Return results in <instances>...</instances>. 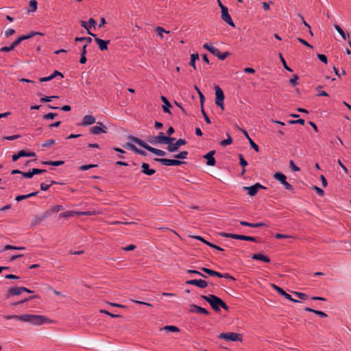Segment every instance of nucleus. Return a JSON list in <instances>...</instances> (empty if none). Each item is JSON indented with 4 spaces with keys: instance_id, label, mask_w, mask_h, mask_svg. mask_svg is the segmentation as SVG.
Masks as SVG:
<instances>
[{
    "instance_id": "25",
    "label": "nucleus",
    "mask_w": 351,
    "mask_h": 351,
    "mask_svg": "<svg viewBox=\"0 0 351 351\" xmlns=\"http://www.w3.org/2000/svg\"><path fill=\"white\" fill-rule=\"evenodd\" d=\"M252 258L254 260L261 261L265 263H269L271 261V259L268 256L260 253L254 254L252 256Z\"/></svg>"
},
{
    "instance_id": "59",
    "label": "nucleus",
    "mask_w": 351,
    "mask_h": 351,
    "mask_svg": "<svg viewBox=\"0 0 351 351\" xmlns=\"http://www.w3.org/2000/svg\"><path fill=\"white\" fill-rule=\"evenodd\" d=\"M289 165H290V167H291V169L293 171H300V169L298 166H296V165H295L294 162H293L292 160H291L289 161Z\"/></svg>"
},
{
    "instance_id": "3",
    "label": "nucleus",
    "mask_w": 351,
    "mask_h": 351,
    "mask_svg": "<svg viewBox=\"0 0 351 351\" xmlns=\"http://www.w3.org/2000/svg\"><path fill=\"white\" fill-rule=\"evenodd\" d=\"M128 139L131 140L132 141L138 144L139 146L143 147L146 150L150 152L151 153H152L156 156H165L166 155V152L165 151L149 146L144 141H143L142 139H141L138 137L130 135L128 136Z\"/></svg>"
},
{
    "instance_id": "16",
    "label": "nucleus",
    "mask_w": 351,
    "mask_h": 351,
    "mask_svg": "<svg viewBox=\"0 0 351 351\" xmlns=\"http://www.w3.org/2000/svg\"><path fill=\"white\" fill-rule=\"evenodd\" d=\"M189 312L195 313L198 314H203L205 315H208L210 314L209 311L206 308L199 306L194 304L190 305Z\"/></svg>"
},
{
    "instance_id": "4",
    "label": "nucleus",
    "mask_w": 351,
    "mask_h": 351,
    "mask_svg": "<svg viewBox=\"0 0 351 351\" xmlns=\"http://www.w3.org/2000/svg\"><path fill=\"white\" fill-rule=\"evenodd\" d=\"M41 34L38 32H32L28 35H23L16 39L10 46L3 47L0 49V51L9 52L12 51L16 46H18L22 41L31 38L35 35Z\"/></svg>"
},
{
    "instance_id": "39",
    "label": "nucleus",
    "mask_w": 351,
    "mask_h": 351,
    "mask_svg": "<svg viewBox=\"0 0 351 351\" xmlns=\"http://www.w3.org/2000/svg\"><path fill=\"white\" fill-rule=\"evenodd\" d=\"M334 26H335V28L336 29V30L337 31V32L341 35L342 38L343 40H346V35L344 31L343 30V29L339 25H337V24H335Z\"/></svg>"
},
{
    "instance_id": "37",
    "label": "nucleus",
    "mask_w": 351,
    "mask_h": 351,
    "mask_svg": "<svg viewBox=\"0 0 351 351\" xmlns=\"http://www.w3.org/2000/svg\"><path fill=\"white\" fill-rule=\"evenodd\" d=\"M188 156V152L187 151H182L180 152L178 154L173 155V158L177 159H186Z\"/></svg>"
},
{
    "instance_id": "40",
    "label": "nucleus",
    "mask_w": 351,
    "mask_h": 351,
    "mask_svg": "<svg viewBox=\"0 0 351 351\" xmlns=\"http://www.w3.org/2000/svg\"><path fill=\"white\" fill-rule=\"evenodd\" d=\"M123 147L125 148V149H130L132 151H133L134 152H136V149H137V147L132 143H130V142H128V143H125Z\"/></svg>"
},
{
    "instance_id": "33",
    "label": "nucleus",
    "mask_w": 351,
    "mask_h": 351,
    "mask_svg": "<svg viewBox=\"0 0 351 351\" xmlns=\"http://www.w3.org/2000/svg\"><path fill=\"white\" fill-rule=\"evenodd\" d=\"M199 58V54L197 53H193L191 55V60L189 62V65L191 66L195 70L196 69L195 62L198 60Z\"/></svg>"
},
{
    "instance_id": "1",
    "label": "nucleus",
    "mask_w": 351,
    "mask_h": 351,
    "mask_svg": "<svg viewBox=\"0 0 351 351\" xmlns=\"http://www.w3.org/2000/svg\"><path fill=\"white\" fill-rule=\"evenodd\" d=\"M3 318L9 319H16L21 322H30L34 325H42L43 324H53L56 321L48 318L45 315H32V314H24L21 315H4Z\"/></svg>"
},
{
    "instance_id": "6",
    "label": "nucleus",
    "mask_w": 351,
    "mask_h": 351,
    "mask_svg": "<svg viewBox=\"0 0 351 351\" xmlns=\"http://www.w3.org/2000/svg\"><path fill=\"white\" fill-rule=\"evenodd\" d=\"M175 140H176L175 138L171 137V136H167L164 134L163 132H159L158 136L152 138V139L151 138L147 139V141L152 144H155V143H158L167 144L168 146L169 143L171 141H174Z\"/></svg>"
},
{
    "instance_id": "20",
    "label": "nucleus",
    "mask_w": 351,
    "mask_h": 351,
    "mask_svg": "<svg viewBox=\"0 0 351 351\" xmlns=\"http://www.w3.org/2000/svg\"><path fill=\"white\" fill-rule=\"evenodd\" d=\"M191 238L195 239L198 241H200L203 242L204 243H205L206 245H208L209 247H210L213 249H215L218 251H223V249L222 247L205 240L201 236H191Z\"/></svg>"
},
{
    "instance_id": "42",
    "label": "nucleus",
    "mask_w": 351,
    "mask_h": 351,
    "mask_svg": "<svg viewBox=\"0 0 351 351\" xmlns=\"http://www.w3.org/2000/svg\"><path fill=\"white\" fill-rule=\"evenodd\" d=\"M38 3L36 0H30L29 5L30 7L29 11L35 12L37 9Z\"/></svg>"
},
{
    "instance_id": "2",
    "label": "nucleus",
    "mask_w": 351,
    "mask_h": 351,
    "mask_svg": "<svg viewBox=\"0 0 351 351\" xmlns=\"http://www.w3.org/2000/svg\"><path fill=\"white\" fill-rule=\"evenodd\" d=\"M201 298L208 302L211 308L217 313L220 311V308H222L227 311L229 310V306L220 298L215 295H201Z\"/></svg>"
},
{
    "instance_id": "27",
    "label": "nucleus",
    "mask_w": 351,
    "mask_h": 351,
    "mask_svg": "<svg viewBox=\"0 0 351 351\" xmlns=\"http://www.w3.org/2000/svg\"><path fill=\"white\" fill-rule=\"evenodd\" d=\"M240 224L242 226H248V227H251V228H259V227H262V226H267V225L265 223H262V222L253 223H250V222H247L245 221H241Z\"/></svg>"
},
{
    "instance_id": "63",
    "label": "nucleus",
    "mask_w": 351,
    "mask_h": 351,
    "mask_svg": "<svg viewBox=\"0 0 351 351\" xmlns=\"http://www.w3.org/2000/svg\"><path fill=\"white\" fill-rule=\"evenodd\" d=\"M297 40L302 45L309 47V48H313V46L311 45H310L309 43H308L304 39L302 38H298Z\"/></svg>"
},
{
    "instance_id": "12",
    "label": "nucleus",
    "mask_w": 351,
    "mask_h": 351,
    "mask_svg": "<svg viewBox=\"0 0 351 351\" xmlns=\"http://www.w3.org/2000/svg\"><path fill=\"white\" fill-rule=\"evenodd\" d=\"M49 217V212H44L41 215H36L32 220L30 227L34 228Z\"/></svg>"
},
{
    "instance_id": "28",
    "label": "nucleus",
    "mask_w": 351,
    "mask_h": 351,
    "mask_svg": "<svg viewBox=\"0 0 351 351\" xmlns=\"http://www.w3.org/2000/svg\"><path fill=\"white\" fill-rule=\"evenodd\" d=\"M304 311H306L307 312H311L317 315H319L321 317H328L327 314L325 313L324 312L318 311V310H315L310 307H305Z\"/></svg>"
},
{
    "instance_id": "22",
    "label": "nucleus",
    "mask_w": 351,
    "mask_h": 351,
    "mask_svg": "<svg viewBox=\"0 0 351 351\" xmlns=\"http://www.w3.org/2000/svg\"><path fill=\"white\" fill-rule=\"evenodd\" d=\"M95 41L98 45L99 48L101 51H105L108 49V45L110 43V40H104L97 37H95Z\"/></svg>"
},
{
    "instance_id": "34",
    "label": "nucleus",
    "mask_w": 351,
    "mask_h": 351,
    "mask_svg": "<svg viewBox=\"0 0 351 351\" xmlns=\"http://www.w3.org/2000/svg\"><path fill=\"white\" fill-rule=\"evenodd\" d=\"M64 209L63 206L62 205H56L52 206L50 209L46 210L45 212H49V216L51 215V213H58Z\"/></svg>"
},
{
    "instance_id": "18",
    "label": "nucleus",
    "mask_w": 351,
    "mask_h": 351,
    "mask_svg": "<svg viewBox=\"0 0 351 351\" xmlns=\"http://www.w3.org/2000/svg\"><path fill=\"white\" fill-rule=\"evenodd\" d=\"M23 287H12L9 288L6 294V298H9L13 295H19L23 293Z\"/></svg>"
},
{
    "instance_id": "55",
    "label": "nucleus",
    "mask_w": 351,
    "mask_h": 351,
    "mask_svg": "<svg viewBox=\"0 0 351 351\" xmlns=\"http://www.w3.org/2000/svg\"><path fill=\"white\" fill-rule=\"evenodd\" d=\"M58 114L56 113L49 112L47 114H44L43 117L44 119H53Z\"/></svg>"
},
{
    "instance_id": "53",
    "label": "nucleus",
    "mask_w": 351,
    "mask_h": 351,
    "mask_svg": "<svg viewBox=\"0 0 351 351\" xmlns=\"http://www.w3.org/2000/svg\"><path fill=\"white\" fill-rule=\"evenodd\" d=\"M53 144H55V140L54 139H49V140H47V141H45L42 144V146L43 147H50V146L53 145Z\"/></svg>"
},
{
    "instance_id": "26",
    "label": "nucleus",
    "mask_w": 351,
    "mask_h": 351,
    "mask_svg": "<svg viewBox=\"0 0 351 351\" xmlns=\"http://www.w3.org/2000/svg\"><path fill=\"white\" fill-rule=\"evenodd\" d=\"M160 99L164 104L162 106L163 111L165 113L171 114V112L169 110V108L171 107V105L170 102L169 101V100L165 96H161Z\"/></svg>"
},
{
    "instance_id": "19",
    "label": "nucleus",
    "mask_w": 351,
    "mask_h": 351,
    "mask_svg": "<svg viewBox=\"0 0 351 351\" xmlns=\"http://www.w3.org/2000/svg\"><path fill=\"white\" fill-rule=\"evenodd\" d=\"M80 24H81V26L84 27L85 29H87V32L89 35L93 36V37H95L96 36V34H93L90 32L89 30V28L91 27V26H94L96 25V21L95 19H93V18H90L88 21V22L86 23L84 21H80Z\"/></svg>"
},
{
    "instance_id": "11",
    "label": "nucleus",
    "mask_w": 351,
    "mask_h": 351,
    "mask_svg": "<svg viewBox=\"0 0 351 351\" xmlns=\"http://www.w3.org/2000/svg\"><path fill=\"white\" fill-rule=\"evenodd\" d=\"M173 141H171L167 147V149L169 152H177L180 146L184 145L187 143L186 141L183 138H179L175 143H173Z\"/></svg>"
},
{
    "instance_id": "30",
    "label": "nucleus",
    "mask_w": 351,
    "mask_h": 351,
    "mask_svg": "<svg viewBox=\"0 0 351 351\" xmlns=\"http://www.w3.org/2000/svg\"><path fill=\"white\" fill-rule=\"evenodd\" d=\"M78 212L73 211V210H69L64 213H62L58 215V218H69L71 217H73L75 215H77Z\"/></svg>"
},
{
    "instance_id": "51",
    "label": "nucleus",
    "mask_w": 351,
    "mask_h": 351,
    "mask_svg": "<svg viewBox=\"0 0 351 351\" xmlns=\"http://www.w3.org/2000/svg\"><path fill=\"white\" fill-rule=\"evenodd\" d=\"M187 273L191 274H197V275H199L204 278H207V276L206 275H204L202 273H201L200 271H199L197 270H195V269H188Z\"/></svg>"
},
{
    "instance_id": "10",
    "label": "nucleus",
    "mask_w": 351,
    "mask_h": 351,
    "mask_svg": "<svg viewBox=\"0 0 351 351\" xmlns=\"http://www.w3.org/2000/svg\"><path fill=\"white\" fill-rule=\"evenodd\" d=\"M215 104L217 106L220 107L222 110H224V94L222 89L219 86H215Z\"/></svg>"
},
{
    "instance_id": "24",
    "label": "nucleus",
    "mask_w": 351,
    "mask_h": 351,
    "mask_svg": "<svg viewBox=\"0 0 351 351\" xmlns=\"http://www.w3.org/2000/svg\"><path fill=\"white\" fill-rule=\"evenodd\" d=\"M95 121H96V119L93 115L88 114V115H85L80 125H83V126H87V125H90L95 123Z\"/></svg>"
},
{
    "instance_id": "35",
    "label": "nucleus",
    "mask_w": 351,
    "mask_h": 351,
    "mask_svg": "<svg viewBox=\"0 0 351 351\" xmlns=\"http://www.w3.org/2000/svg\"><path fill=\"white\" fill-rule=\"evenodd\" d=\"M162 330L167 332H180V328L176 326H165L164 328H160V330Z\"/></svg>"
},
{
    "instance_id": "43",
    "label": "nucleus",
    "mask_w": 351,
    "mask_h": 351,
    "mask_svg": "<svg viewBox=\"0 0 351 351\" xmlns=\"http://www.w3.org/2000/svg\"><path fill=\"white\" fill-rule=\"evenodd\" d=\"M156 32L158 34V35L160 38H162L163 37L162 33L165 32L167 34H169V31H166L163 27L158 26L156 28Z\"/></svg>"
},
{
    "instance_id": "54",
    "label": "nucleus",
    "mask_w": 351,
    "mask_h": 351,
    "mask_svg": "<svg viewBox=\"0 0 351 351\" xmlns=\"http://www.w3.org/2000/svg\"><path fill=\"white\" fill-rule=\"evenodd\" d=\"M100 313L106 314V315H109V316H110L111 317H113V318H117V317H121L120 315L111 313L108 312L106 310H100Z\"/></svg>"
},
{
    "instance_id": "29",
    "label": "nucleus",
    "mask_w": 351,
    "mask_h": 351,
    "mask_svg": "<svg viewBox=\"0 0 351 351\" xmlns=\"http://www.w3.org/2000/svg\"><path fill=\"white\" fill-rule=\"evenodd\" d=\"M200 270L204 271V273L207 274L208 275L210 276H216L218 277V276H221V273L214 271L213 269L206 268V267H201Z\"/></svg>"
},
{
    "instance_id": "62",
    "label": "nucleus",
    "mask_w": 351,
    "mask_h": 351,
    "mask_svg": "<svg viewBox=\"0 0 351 351\" xmlns=\"http://www.w3.org/2000/svg\"><path fill=\"white\" fill-rule=\"evenodd\" d=\"M317 58L321 62L327 64L328 59L324 54H317Z\"/></svg>"
},
{
    "instance_id": "64",
    "label": "nucleus",
    "mask_w": 351,
    "mask_h": 351,
    "mask_svg": "<svg viewBox=\"0 0 351 351\" xmlns=\"http://www.w3.org/2000/svg\"><path fill=\"white\" fill-rule=\"evenodd\" d=\"M230 55L229 52L226 51L224 53H220L218 56L219 60H223Z\"/></svg>"
},
{
    "instance_id": "36",
    "label": "nucleus",
    "mask_w": 351,
    "mask_h": 351,
    "mask_svg": "<svg viewBox=\"0 0 351 351\" xmlns=\"http://www.w3.org/2000/svg\"><path fill=\"white\" fill-rule=\"evenodd\" d=\"M75 42H84L86 41V44L88 45L92 42V38L90 37H75Z\"/></svg>"
},
{
    "instance_id": "15",
    "label": "nucleus",
    "mask_w": 351,
    "mask_h": 351,
    "mask_svg": "<svg viewBox=\"0 0 351 351\" xmlns=\"http://www.w3.org/2000/svg\"><path fill=\"white\" fill-rule=\"evenodd\" d=\"M107 127L103 123L97 122V125L93 126L90 129V133L93 134H99L101 133H106Z\"/></svg>"
},
{
    "instance_id": "52",
    "label": "nucleus",
    "mask_w": 351,
    "mask_h": 351,
    "mask_svg": "<svg viewBox=\"0 0 351 351\" xmlns=\"http://www.w3.org/2000/svg\"><path fill=\"white\" fill-rule=\"evenodd\" d=\"M312 189L314 190L319 195H320V196L324 195V191L321 188H319L317 186H313L312 187Z\"/></svg>"
},
{
    "instance_id": "49",
    "label": "nucleus",
    "mask_w": 351,
    "mask_h": 351,
    "mask_svg": "<svg viewBox=\"0 0 351 351\" xmlns=\"http://www.w3.org/2000/svg\"><path fill=\"white\" fill-rule=\"evenodd\" d=\"M201 111H202V113L204 116V120L205 121L208 123V124H210L211 123V121L210 120V118L208 117V116L207 115L206 112H205L204 109V105L203 106H201Z\"/></svg>"
},
{
    "instance_id": "23",
    "label": "nucleus",
    "mask_w": 351,
    "mask_h": 351,
    "mask_svg": "<svg viewBox=\"0 0 351 351\" xmlns=\"http://www.w3.org/2000/svg\"><path fill=\"white\" fill-rule=\"evenodd\" d=\"M141 173L147 176H152L156 173V170L150 169L148 163L143 162L141 165Z\"/></svg>"
},
{
    "instance_id": "14",
    "label": "nucleus",
    "mask_w": 351,
    "mask_h": 351,
    "mask_svg": "<svg viewBox=\"0 0 351 351\" xmlns=\"http://www.w3.org/2000/svg\"><path fill=\"white\" fill-rule=\"evenodd\" d=\"M221 19L230 26L234 27L235 25L231 18V16L228 13V9L226 6H221Z\"/></svg>"
},
{
    "instance_id": "50",
    "label": "nucleus",
    "mask_w": 351,
    "mask_h": 351,
    "mask_svg": "<svg viewBox=\"0 0 351 351\" xmlns=\"http://www.w3.org/2000/svg\"><path fill=\"white\" fill-rule=\"evenodd\" d=\"M239 164L243 167H245L247 165V162L245 160L243 156L241 154H239Z\"/></svg>"
},
{
    "instance_id": "48",
    "label": "nucleus",
    "mask_w": 351,
    "mask_h": 351,
    "mask_svg": "<svg viewBox=\"0 0 351 351\" xmlns=\"http://www.w3.org/2000/svg\"><path fill=\"white\" fill-rule=\"evenodd\" d=\"M52 98H58V97L56 96V95H53V96H50V97L45 96L40 99V101L42 103L49 102L51 101Z\"/></svg>"
},
{
    "instance_id": "8",
    "label": "nucleus",
    "mask_w": 351,
    "mask_h": 351,
    "mask_svg": "<svg viewBox=\"0 0 351 351\" xmlns=\"http://www.w3.org/2000/svg\"><path fill=\"white\" fill-rule=\"evenodd\" d=\"M274 178L280 182L287 190L292 191L293 193H295L293 186L287 182V177L285 174L281 172H276L274 173Z\"/></svg>"
},
{
    "instance_id": "9",
    "label": "nucleus",
    "mask_w": 351,
    "mask_h": 351,
    "mask_svg": "<svg viewBox=\"0 0 351 351\" xmlns=\"http://www.w3.org/2000/svg\"><path fill=\"white\" fill-rule=\"evenodd\" d=\"M154 160L166 166H180L186 164V162L176 159H168L164 158H156Z\"/></svg>"
},
{
    "instance_id": "41",
    "label": "nucleus",
    "mask_w": 351,
    "mask_h": 351,
    "mask_svg": "<svg viewBox=\"0 0 351 351\" xmlns=\"http://www.w3.org/2000/svg\"><path fill=\"white\" fill-rule=\"evenodd\" d=\"M194 88L197 90V92L199 95L200 104H201V106H203L204 102L205 101V97H204V95L202 94V93L200 91L199 88L196 85H195Z\"/></svg>"
},
{
    "instance_id": "58",
    "label": "nucleus",
    "mask_w": 351,
    "mask_h": 351,
    "mask_svg": "<svg viewBox=\"0 0 351 351\" xmlns=\"http://www.w3.org/2000/svg\"><path fill=\"white\" fill-rule=\"evenodd\" d=\"M292 237H293L291 236V235L282 234H280V233H276L275 234V238L278 239H287V238H292Z\"/></svg>"
},
{
    "instance_id": "57",
    "label": "nucleus",
    "mask_w": 351,
    "mask_h": 351,
    "mask_svg": "<svg viewBox=\"0 0 351 351\" xmlns=\"http://www.w3.org/2000/svg\"><path fill=\"white\" fill-rule=\"evenodd\" d=\"M21 175L25 178H32L34 176V173H33V170L32 169V171L28 172L21 173Z\"/></svg>"
},
{
    "instance_id": "32",
    "label": "nucleus",
    "mask_w": 351,
    "mask_h": 351,
    "mask_svg": "<svg viewBox=\"0 0 351 351\" xmlns=\"http://www.w3.org/2000/svg\"><path fill=\"white\" fill-rule=\"evenodd\" d=\"M279 294L280 295L284 296L286 299L293 302H300L299 300L293 298L292 296L290 294L286 293V291L283 289H281V290L279 291Z\"/></svg>"
},
{
    "instance_id": "13",
    "label": "nucleus",
    "mask_w": 351,
    "mask_h": 351,
    "mask_svg": "<svg viewBox=\"0 0 351 351\" xmlns=\"http://www.w3.org/2000/svg\"><path fill=\"white\" fill-rule=\"evenodd\" d=\"M259 189H266V187L259 183H256L250 186H243V190L247 191V194L252 197L255 196Z\"/></svg>"
},
{
    "instance_id": "60",
    "label": "nucleus",
    "mask_w": 351,
    "mask_h": 351,
    "mask_svg": "<svg viewBox=\"0 0 351 351\" xmlns=\"http://www.w3.org/2000/svg\"><path fill=\"white\" fill-rule=\"evenodd\" d=\"M299 79V77L298 75H294L293 76L292 78H291L289 80V83L292 85V86H295V84H297V80Z\"/></svg>"
},
{
    "instance_id": "5",
    "label": "nucleus",
    "mask_w": 351,
    "mask_h": 351,
    "mask_svg": "<svg viewBox=\"0 0 351 351\" xmlns=\"http://www.w3.org/2000/svg\"><path fill=\"white\" fill-rule=\"evenodd\" d=\"M220 235L221 237H226V238H232V239H234L252 241V242H255V243L261 242V241L258 238L251 237V236H245V235H242V234L226 233V232H221V233H220Z\"/></svg>"
},
{
    "instance_id": "45",
    "label": "nucleus",
    "mask_w": 351,
    "mask_h": 351,
    "mask_svg": "<svg viewBox=\"0 0 351 351\" xmlns=\"http://www.w3.org/2000/svg\"><path fill=\"white\" fill-rule=\"evenodd\" d=\"M97 166H98L97 165H93V164H90V165H81L79 167V169L80 171H86V170H88V169H91V168L96 167Z\"/></svg>"
},
{
    "instance_id": "21",
    "label": "nucleus",
    "mask_w": 351,
    "mask_h": 351,
    "mask_svg": "<svg viewBox=\"0 0 351 351\" xmlns=\"http://www.w3.org/2000/svg\"><path fill=\"white\" fill-rule=\"evenodd\" d=\"M215 154V150L210 151L206 155L204 156V158L207 160L206 165L208 166H214L216 164V160L213 157Z\"/></svg>"
},
{
    "instance_id": "46",
    "label": "nucleus",
    "mask_w": 351,
    "mask_h": 351,
    "mask_svg": "<svg viewBox=\"0 0 351 351\" xmlns=\"http://www.w3.org/2000/svg\"><path fill=\"white\" fill-rule=\"evenodd\" d=\"M293 294L300 300H305L308 299V295L306 293L294 291Z\"/></svg>"
},
{
    "instance_id": "47",
    "label": "nucleus",
    "mask_w": 351,
    "mask_h": 351,
    "mask_svg": "<svg viewBox=\"0 0 351 351\" xmlns=\"http://www.w3.org/2000/svg\"><path fill=\"white\" fill-rule=\"evenodd\" d=\"M99 212L93 210V211H86V212H78L77 215L82 216V215H94L99 214Z\"/></svg>"
},
{
    "instance_id": "7",
    "label": "nucleus",
    "mask_w": 351,
    "mask_h": 351,
    "mask_svg": "<svg viewBox=\"0 0 351 351\" xmlns=\"http://www.w3.org/2000/svg\"><path fill=\"white\" fill-rule=\"evenodd\" d=\"M218 337L221 339L231 341L241 342L243 341V335L237 332H223L221 333Z\"/></svg>"
},
{
    "instance_id": "38",
    "label": "nucleus",
    "mask_w": 351,
    "mask_h": 351,
    "mask_svg": "<svg viewBox=\"0 0 351 351\" xmlns=\"http://www.w3.org/2000/svg\"><path fill=\"white\" fill-rule=\"evenodd\" d=\"M227 136H228V138L227 139H224L223 141H221L219 144L221 146H226V145H230L232 143V138L230 137V134H227Z\"/></svg>"
},
{
    "instance_id": "61",
    "label": "nucleus",
    "mask_w": 351,
    "mask_h": 351,
    "mask_svg": "<svg viewBox=\"0 0 351 351\" xmlns=\"http://www.w3.org/2000/svg\"><path fill=\"white\" fill-rule=\"evenodd\" d=\"M249 143L252 148H253L256 152H259L258 146L250 138Z\"/></svg>"
},
{
    "instance_id": "31",
    "label": "nucleus",
    "mask_w": 351,
    "mask_h": 351,
    "mask_svg": "<svg viewBox=\"0 0 351 351\" xmlns=\"http://www.w3.org/2000/svg\"><path fill=\"white\" fill-rule=\"evenodd\" d=\"M38 193H39L38 191H36V192L30 193L27 195H18L16 197L15 200L17 202H20L21 200L27 199L29 197L36 196Z\"/></svg>"
},
{
    "instance_id": "17",
    "label": "nucleus",
    "mask_w": 351,
    "mask_h": 351,
    "mask_svg": "<svg viewBox=\"0 0 351 351\" xmlns=\"http://www.w3.org/2000/svg\"><path fill=\"white\" fill-rule=\"evenodd\" d=\"M186 284L190 285H195L201 289H205L208 286V282L206 280L202 279L189 280L186 281Z\"/></svg>"
},
{
    "instance_id": "56",
    "label": "nucleus",
    "mask_w": 351,
    "mask_h": 351,
    "mask_svg": "<svg viewBox=\"0 0 351 351\" xmlns=\"http://www.w3.org/2000/svg\"><path fill=\"white\" fill-rule=\"evenodd\" d=\"M218 278H226V279H230V280H236V279L232 276L230 274H229L228 273H225V274H221V276H218Z\"/></svg>"
},
{
    "instance_id": "44",
    "label": "nucleus",
    "mask_w": 351,
    "mask_h": 351,
    "mask_svg": "<svg viewBox=\"0 0 351 351\" xmlns=\"http://www.w3.org/2000/svg\"><path fill=\"white\" fill-rule=\"evenodd\" d=\"M279 56H280V61H281V62H282V65H283V67H284L287 71H290V72H292V71H293V70H292L290 67H289V66H287V63H286V61H285V58L282 57V54H281L280 53H279Z\"/></svg>"
}]
</instances>
